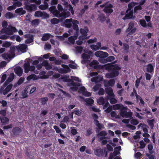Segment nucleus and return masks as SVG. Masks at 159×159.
<instances>
[{
	"label": "nucleus",
	"mask_w": 159,
	"mask_h": 159,
	"mask_svg": "<svg viewBox=\"0 0 159 159\" xmlns=\"http://www.w3.org/2000/svg\"><path fill=\"white\" fill-rule=\"evenodd\" d=\"M22 131L21 129L19 127H15L12 129V132L14 135L16 136L19 135Z\"/></svg>",
	"instance_id": "nucleus-16"
},
{
	"label": "nucleus",
	"mask_w": 159,
	"mask_h": 159,
	"mask_svg": "<svg viewBox=\"0 0 159 159\" xmlns=\"http://www.w3.org/2000/svg\"><path fill=\"white\" fill-rule=\"evenodd\" d=\"M39 22V20L38 19H35L32 20V24L34 25H38Z\"/></svg>",
	"instance_id": "nucleus-59"
},
{
	"label": "nucleus",
	"mask_w": 159,
	"mask_h": 159,
	"mask_svg": "<svg viewBox=\"0 0 159 159\" xmlns=\"http://www.w3.org/2000/svg\"><path fill=\"white\" fill-rule=\"evenodd\" d=\"M44 5L42 4L39 6V8L42 10H44L47 9L48 7V3L47 2H44Z\"/></svg>",
	"instance_id": "nucleus-29"
},
{
	"label": "nucleus",
	"mask_w": 159,
	"mask_h": 159,
	"mask_svg": "<svg viewBox=\"0 0 159 159\" xmlns=\"http://www.w3.org/2000/svg\"><path fill=\"white\" fill-rule=\"evenodd\" d=\"M113 7V5L108 3L103 11L106 14H111L113 11V10L112 9Z\"/></svg>",
	"instance_id": "nucleus-7"
},
{
	"label": "nucleus",
	"mask_w": 159,
	"mask_h": 159,
	"mask_svg": "<svg viewBox=\"0 0 159 159\" xmlns=\"http://www.w3.org/2000/svg\"><path fill=\"white\" fill-rule=\"evenodd\" d=\"M73 28L77 32L79 30L78 25L79 24V21L77 20H74L72 22Z\"/></svg>",
	"instance_id": "nucleus-18"
},
{
	"label": "nucleus",
	"mask_w": 159,
	"mask_h": 159,
	"mask_svg": "<svg viewBox=\"0 0 159 159\" xmlns=\"http://www.w3.org/2000/svg\"><path fill=\"white\" fill-rule=\"evenodd\" d=\"M16 49L14 46H12L10 48L9 52L11 53V55H15V52Z\"/></svg>",
	"instance_id": "nucleus-50"
},
{
	"label": "nucleus",
	"mask_w": 159,
	"mask_h": 159,
	"mask_svg": "<svg viewBox=\"0 0 159 159\" xmlns=\"http://www.w3.org/2000/svg\"><path fill=\"white\" fill-rule=\"evenodd\" d=\"M61 66L65 69V70H64V73H67L70 71V69L69 68V66L63 64H62Z\"/></svg>",
	"instance_id": "nucleus-36"
},
{
	"label": "nucleus",
	"mask_w": 159,
	"mask_h": 159,
	"mask_svg": "<svg viewBox=\"0 0 159 159\" xmlns=\"http://www.w3.org/2000/svg\"><path fill=\"white\" fill-rule=\"evenodd\" d=\"M123 45L124 47V50L127 53L128 52L129 48V45L127 43H124L123 44Z\"/></svg>",
	"instance_id": "nucleus-45"
},
{
	"label": "nucleus",
	"mask_w": 159,
	"mask_h": 159,
	"mask_svg": "<svg viewBox=\"0 0 159 159\" xmlns=\"http://www.w3.org/2000/svg\"><path fill=\"white\" fill-rule=\"evenodd\" d=\"M139 143L140 145V148H143L145 147L146 144L144 143L143 140L140 141Z\"/></svg>",
	"instance_id": "nucleus-62"
},
{
	"label": "nucleus",
	"mask_w": 159,
	"mask_h": 159,
	"mask_svg": "<svg viewBox=\"0 0 159 159\" xmlns=\"http://www.w3.org/2000/svg\"><path fill=\"white\" fill-rule=\"evenodd\" d=\"M25 38H28L25 41V43L29 44L34 41V37L32 35L30 34H26L24 36Z\"/></svg>",
	"instance_id": "nucleus-10"
},
{
	"label": "nucleus",
	"mask_w": 159,
	"mask_h": 159,
	"mask_svg": "<svg viewBox=\"0 0 159 159\" xmlns=\"http://www.w3.org/2000/svg\"><path fill=\"white\" fill-rule=\"evenodd\" d=\"M101 84H96L95 86L93 87V89L94 91H96L98 90L101 87Z\"/></svg>",
	"instance_id": "nucleus-55"
},
{
	"label": "nucleus",
	"mask_w": 159,
	"mask_h": 159,
	"mask_svg": "<svg viewBox=\"0 0 159 159\" xmlns=\"http://www.w3.org/2000/svg\"><path fill=\"white\" fill-rule=\"evenodd\" d=\"M2 56L3 59L5 60H7L8 58H10L11 57V54L6 52L2 54Z\"/></svg>",
	"instance_id": "nucleus-30"
},
{
	"label": "nucleus",
	"mask_w": 159,
	"mask_h": 159,
	"mask_svg": "<svg viewBox=\"0 0 159 159\" xmlns=\"http://www.w3.org/2000/svg\"><path fill=\"white\" fill-rule=\"evenodd\" d=\"M97 102L99 105H103L105 103V100L104 98L102 97L100 98L97 100Z\"/></svg>",
	"instance_id": "nucleus-41"
},
{
	"label": "nucleus",
	"mask_w": 159,
	"mask_h": 159,
	"mask_svg": "<svg viewBox=\"0 0 159 159\" xmlns=\"http://www.w3.org/2000/svg\"><path fill=\"white\" fill-rule=\"evenodd\" d=\"M105 91L106 93L108 94L107 96L110 97V98L114 97L115 95L113 92V90L111 87L106 88Z\"/></svg>",
	"instance_id": "nucleus-11"
},
{
	"label": "nucleus",
	"mask_w": 159,
	"mask_h": 159,
	"mask_svg": "<svg viewBox=\"0 0 159 159\" xmlns=\"http://www.w3.org/2000/svg\"><path fill=\"white\" fill-rule=\"evenodd\" d=\"M159 102V97L156 96L155 97V99L154 101L153 104L154 106H157L158 103Z\"/></svg>",
	"instance_id": "nucleus-54"
},
{
	"label": "nucleus",
	"mask_w": 159,
	"mask_h": 159,
	"mask_svg": "<svg viewBox=\"0 0 159 159\" xmlns=\"http://www.w3.org/2000/svg\"><path fill=\"white\" fill-rule=\"evenodd\" d=\"M128 109L127 107H123L122 110H120V115L123 117L126 118L132 117L133 113L131 111L127 112L126 111Z\"/></svg>",
	"instance_id": "nucleus-4"
},
{
	"label": "nucleus",
	"mask_w": 159,
	"mask_h": 159,
	"mask_svg": "<svg viewBox=\"0 0 159 159\" xmlns=\"http://www.w3.org/2000/svg\"><path fill=\"white\" fill-rule=\"evenodd\" d=\"M137 24L134 21H131L129 23L128 27L125 30V32L128 33V35H132L135 33L136 28L134 25Z\"/></svg>",
	"instance_id": "nucleus-3"
},
{
	"label": "nucleus",
	"mask_w": 159,
	"mask_h": 159,
	"mask_svg": "<svg viewBox=\"0 0 159 159\" xmlns=\"http://www.w3.org/2000/svg\"><path fill=\"white\" fill-rule=\"evenodd\" d=\"M78 85H72V86H74L72 87H70V89L73 91H76L78 90L79 88L78 87L80 86V84L79 83Z\"/></svg>",
	"instance_id": "nucleus-52"
},
{
	"label": "nucleus",
	"mask_w": 159,
	"mask_h": 159,
	"mask_svg": "<svg viewBox=\"0 0 159 159\" xmlns=\"http://www.w3.org/2000/svg\"><path fill=\"white\" fill-rule=\"evenodd\" d=\"M142 9V7L140 6L139 5L137 6H136L134 7V13L136 12L138 10H141Z\"/></svg>",
	"instance_id": "nucleus-61"
},
{
	"label": "nucleus",
	"mask_w": 159,
	"mask_h": 159,
	"mask_svg": "<svg viewBox=\"0 0 159 159\" xmlns=\"http://www.w3.org/2000/svg\"><path fill=\"white\" fill-rule=\"evenodd\" d=\"M15 12L20 16L23 15L26 13V11L25 10H23L22 7H20L16 9L15 10Z\"/></svg>",
	"instance_id": "nucleus-20"
},
{
	"label": "nucleus",
	"mask_w": 159,
	"mask_h": 159,
	"mask_svg": "<svg viewBox=\"0 0 159 159\" xmlns=\"http://www.w3.org/2000/svg\"><path fill=\"white\" fill-rule=\"evenodd\" d=\"M98 19L101 22H103L106 19V17L103 14H101L98 16Z\"/></svg>",
	"instance_id": "nucleus-40"
},
{
	"label": "nucleus",
	"mask_w": 159,
	"mask_h": 159,
	"mask_svg": "<svg viewBox=\"0 0 159 159\" xmlns=\"http://www.w3.org/2000/svg\"><path fill=\"white\" fill-rule=\"evenodd\" d=\"M13 85L12 84H10L7 85L5 89L3 85L0 88V94H3L4 95L6 94L12 89Z\"/></svg>",
	"instance_id": "nucleus-5"
},
{
	"label": "nucleus",
	"mask_w": 159,
	"mask_h": 159,
	"mask_svg": "<svg viewBox=\"0 0 159 159\" xmlns=\"http://www.w3.org/2000/svg\"><path fill=\"white\" fill-rule=\"evenodd\" d=\"M115 59V57L114 56H109L106 59H104V61L103 63H106L107 62H111L114 61Z\"/></svg>",
	"instance_id": "nucleus-31"
},
{
	"label": "nucleus",
	"mask_w": 159,
	"mask_h": 159,
	"mask_svg": "<svg viewBox=\"0 0 159 159\" xmlns=\"http://www.w3.org/2000/svg\"><path fill=\"white\" fill-rule=\"evenodd\" d=\"M54 129L56 130V133H59L61 132V129L59 128V127L56 125L54 126Z\"/></svg>",
	"instance_id": "nucleus-63"
},
{
	"label": "nucleus",
	"mask_w": 159,
	"mask_h": 159,
	"mask_svg": "<svg viewBox=\"0 0 159 159\" xmlns=\"http://www.w3.org/2000/svg\"><path fill=\"white\" fill-rule=\"evenodd\" d=\"M85 102H86V105H89L93 104L94 102V100L91 98H89L86 99Z\"/></svg>",
	"instance_id": "nucleus-34"
},
{
	"label": "nucleus",
	"mask_w": 159,
	"mask_h": 159,
	"mask_svg": "<svg viewBox=\"0 0 159 159\" xmlns=\"http://www.w3.org/2000/svg\"><path fill=\"white\" fill-rule=\"evenodd\" d=\"M130 123L132 125H137L139 124V122L136 119H133L131 120Z\"/></svg>",
	"instance_id": "nucleus-57"
},
{
	"label": "nucleus",
	"mask_w": 159,
	"mask_h": 159,
	"mask_svg": "<svg viewBox=\"0 0 159 159\" xmlns=\"http://www.w3.org/2000/svg\"><path fill=\"white\" fill-rule=\"evenodd\" d=\"M146 70L147 72L151 73L154 71V67L151 64H149L147 65Z\"/></svg>",
	"instance_id": "nucleus-21"
},
{
	"label": "nucleus",
	"mask_w": 159,
	"mask_h": 159,
	"mask_svg": "<svg viewBox=\"0 0 159 159\" xmlns=\"http://www.w3.org/2000/svg\"><path fill=\"white\" fill-rule=\"evenodd\" d=\"M147 121L151 129H153L154 126V123L155 122L154 119H152L151 120H148Z\"/></svg>",
	"instance_id": "nucleus-26"
},
{
	"label": "nucleus",
	"mask_w": 159,
	"mask_h": 159,
	"mask_svg": "<svg viewBox=\"0 0 159 159\" xmlns=\"http://www.w3.org/2000/svg\"><path fill=\"white\" fill-rule=\"evenodd\" d=\"M28 89L27 88H25L22 92V95L23 96V98H25L28 97L27 94L28 92Z\"/></svg>",
	"instance_id": "nucleus-32"
},
{
	"label": "nucleus",
	"mask_w": 159,
	"mask_h": 159,
	"mask_svg": "<svg viewBox=\"0 0 159 159\" xmlns=\"http://www.w3.org/2000/svg\"><path fill=\"white\" fill-rule=\"evenodd\" d=\"M137 4V3L133 2H131L129 3L128 5V7L129 8L131 9L132 8L134 7Z\"/></svg>",
	"instance_id": "nucleus-48"
},
{
	"label": "nucleus",
	"mask_w": 159,
	"mask_h": 159,
	"mask_svg": "<svg viewBox=\"0 0 159 159\" xmlns=\"http://www.w3.org/2000/svg\"><path fill=\"white\" fill-rule=\"evenodd\" d=\"M48 100V98L47 97L41 98L40 99L41 103L42 105H44L47 103Z\"/></svg>",
	"instance_id": "nucleus-33"
},
{
	"label": "nucleus",
	"mask_w": 159,
	"mask_h": 159,
	"mask_svg": "<svg viewBox=\"0 0 159 159\" xmlns=\"http://www.w3.org/2000/svg\"><path fill=\"white\" fill-rule=\"evenodd\" d=\"M115 84V80L114 79H111L109 81L106 83H105L104 85L105 87L107 86H113Z\"/></svg>",
	"instance_id": "nucleus-23"
},
{
	"label": "nucleus",
	"mask_w": 159,
	"mask_h": 159,
	"mask_svg": "<svg viewBox=\"0 0 159 159\" xmlns=\"http://www.w3.org/2000/svg\"><path fill=\"white\" fill-rule=\"evenodd\" d=\"M24 77H21L17 81V84L20 85L22 84L24 81Z\"/></svg>",
	"instance_id": "nucleus-60"
},
{
	"label": "nucleus",
	"mask_w": 159,
	"mask_h": 159,
	"mask_svg": "<svg viewBox=\"0 0 159 159\" xmlns=\"http://www.w3.org/2000/svg\"><path fill=\"white\" fill-rule=\"evenodd\" d=\"M60 21L59 19L56 18H53L51 20V23L54 25L57 24Z\"/></svg>",
	"instance_id": "nucleus-44"
},
{
	"label": "nucleus",
	"mask_w": 159,
	"mask_h": 159,
	"mask_svg": "<svg viewBox=\"0 0 159 159\" xmlns=\"http://www.w3.org/2000/svg\"><path fill=\"white\" fill-rule=\"evenodd\" d=\"M107 134V133L105 131L103 130L100 132L98 134H97V136H105Z\"/></svg>",
	"instance_id": "nucleus-53"
},
{
	"label": "nucleus",
	"mask_w": 159,
	"mask_h": 159,
	"mask_svg": "<svg viewBox=\"0 0 159 159\" xmlns=\"http://www.w3.org/2000/svg\"><path fill=\"white\" fill-rule=\"evenodd\" d=\"M14 71L16 74L18 76H20L22 75L23 70L19 66L15 68Z\"/></svg>",
	"instance_id": "nucleus-12"
},
{
	"label": "nucleus",
	"mask_w": 159,
	"mask_h": 159,
	"mask_svg": "<svg viewBox=\"0 0 159 159\" xmlns=\"http://www.w3.org/2000/svg\"><path fill=\"white\" fill-rule=\"evenodd\" d=\"M30 63L29 62H27L24 64L23 67L24 69V71L25 73H27L30 71Z\"/></svg>",
	"instance_id": "nucleus-22"
},
{
	"label": "nucleus",
	"mask_w": 159,
	"mask_h": 159,
	"mask_svg": "<svg viewBox=\"0 0 159 159\" xmlns=\"http://www.w3.org/2000/svg\"><path fill=\"white\" fill-rule=\"evenodd\" d=\"M49 10L54 16L58 18L62 17L66 18L69 17L70 15V12L69 11H66L67 9L65 8L64 9L63 11L61 13L57 9L55 6L50 7L49 8Z\"/></svg>",
	"instance_id": "nucleus-2"
},
{
	"label": "nucleus",
	"mask_w": 159,
	"mask_h": 159,
	"mask_svg": "<svg viewBox=\"0 0 159 159\" xmlns=\"http://www.w3.org/2000/svg\"><path fill=\"white\" fill-rule=\"evenodd\" d=\"M96 57L101 58H105L108 56V54L106 52L99 51L95 52L94 54Z\"/></svg>",
	"instance_id": "nucleus-8"
},
{
	"label": "nucleus",
	"mask_w": 159,
	"mask_h": 159,
	"mask_svg": "<svg viewBox=\"0 0 159 159\" xmlns=\"http://www.w3.org/2000/svg\"><path fill=\"white\" fill-rule=\"evenodd\" d=\"M82 57L83 59L86 61L88 60L90 57L89 55L84 53L82 54Z\"/></svg>",
	"instance_id": "nucleus-49"
},
{
	"label": "nucleus",
	"mask_w": 159,
	"mask_h": 159,
	"mask_svg": "<svg viewBox=\"0 0 159 159\" xmlns=\"http://www.w3.org/2000/svg\"><path fill=\"white\" fill-rule=\"evenodd\" d=\"M36 76L34 74H32L27 77V80L28 81H30L32 79L34 80H35Z\"/></svg>",
	"instance_id": "nucleus-35"
},
{
	"label": "nucleus",
	"mask_w": 159,
	"mask_h": 159,
	"mask_svg": "<svg viewBox=\"0 0 159 159\" xmlns=\"http://www.w3.org/2000/svg\"><path fill=\"white\" fill-rule=\"evenodd\" d=\"M0 120L3 125H5L8 123L9 119L7 117H4L2 118H1Z\"/></svg>",
	"instance_id": "nucleus-27"
},
{
	"label": "nucleus",
	"mask_w": 159,
	"mask_h": 159,
	"mask_svg": "<svg viewBox=\"0 0 159 159\" xmlns=\"http://www.w3.org/2000/svg\"><path fill=\"white\" fill-rule=\"evenodd\" d=\"M73 19L72 18L67 19L65 20V25L66 27L67 28H70L72 26V23Z\"/></svg>",
	"instance_id": "nucleus-14"
},
{
	"label": "nucleus",
	"mask_w": 159,
	"mask_h": 159,
	"mask_svg": "<svg viewBox=\"0 0 159 159\" xmlns=\"http://www.w3.org/2000/svg\"><path fill=\"white\" fill-rule=\"evenodd\" d=\"M25 8L27 11L28 12H32L33 11H35L37 10V7L34 4H30L28 2L25 4Z\"/></svg>",
	"instance_id": "nucleus-6"
},
{
	"label": "nucleus",
	"mask_w": 159,
	"mask_h": 159,
	"mask_svg": "<svg viewBox=\"0 0 159 159\" xmlns=\"http://www.w3.org/2000/svg\"><path fill=\"white\" fill-rule=\"evenodd\" d=\"M139 22L141 25L143 27H145L147 26V23L144 20L141 19L140 20Z\"/></svg>",
	"instance_id": "nucleus-46"
},
{
	"label": "nucleus",
	"mask_w": 159,
	"mask_h": 159,
	"mask_svg": "<svg viewBox=\"0 0 159 159\" xmlns=\"http://www.w3.org/2000/svg\"><path fill=\"white\" fill-rule=\"evenodd\" d=\"M4 16L7 19H10L14 17L13 14L11 12H7L5 14Z\"/></svg>",
	"instance_id": "nucleus-28"
},
{
	"label": "nucleus",
	"mask_w": 159,
	"mask_h": 159,
	"mask_svg": "<svg viewBox=\"0 0 159 159\" xmlns=\"http://www.w3.org/2000/svg\"><path fill=\"white\" fill-rule=\"evenodd\" d=\"M42 12L40 11H36L34 13V16L36 17H42Z\"/></svg>",
	"instance_id": "nucleus-43"
},
{
	"label": "nucleus",
	"mask_w": 159,
	"mask_h": 159,
	"mask_svg": "<svg viewBox=\"0 0 159 159\" xmlns=\"http://www.w3.org/2000/svg\"><path fill=\"white\" fill-rule=\"evenodd\" d=\"M11 45V43L8 41H5L3 43L2 46L3 47L7 48L10 47Z\"/></svg>",
	"instance_id": "nucleus-42"
},
{
	"label": "nucleus",
	"mask_w": 159,
	"mask_h": 159,
	"mask_svg": "<svg viewBox=\"0 0 159 159\" xmlns=\"http://www.w3.org/2000/svg\"><path fill=\"white\" fill-rule=\"evenodd\" d=\"M103 78L101 75H99L98 76H96L92 78L91 79V81L92 82H95L98 83L102 80Z\"/></svg>",
	"instance_id": "nucleus-13"
},
{
	"label": "nucleus",
	"mask_w": 159,
	"mask_h": 159,
	"mask_svg": "<svg viewBox=\"0 0 159 159\" xmlns=\"http://www.w3.org/2000/svg\"><path fill=\"white\" fill-rule=\"evenodd\" d=\"M111 116L112 117H115L116 118H119V116H117L115 111H112L111 113Z\"/></svg>",
	"instance_id": "nucleus-58"
},
{
	"label": "nucleus",
	"mask_w": 159,
	"mask_h": 159,
	"mask_svg": "<svg viewBox=\"0 0 159 159\" xmlns=\"http://www.w3.org/2000/svg\"><path fill=\"white\" fill-rule=\"evenodd\" d=\"M105 69L110 73H107L106 76L108 78H112L118 76L119 74V71L121 69L120 67L116 64L112 65L108 64L105 66Z\"/></svg>",
	"instance_id": "nucleus-1"
},
{
	"label": "nucleus",
	"mask_w": 159,
	"mask_h": 159,
	"mask_svg": "<svg viewBox=\"0 0 159 159\" xmlns=\"http://www.w3.org/2000/svg\"><path fill=\"white\" fill-rule=\"evenodd\" d=\"M142 79V76H141L139 78L137 79L135 81V86L138 88L139 86V84L140 80Z\"/></svg>",
	"instance_id": "nucleus-51"
},
{
	"label": "nucleus",
	"mask_w": 159,
	"mask_h": 159,
	"mask_svg": "<svg viewBox=\"0 0 159 159\" xmlns=\"http://www.w3.org/2000/svg\"><path fill=\"white\" fill-rule=\"evenodd\" d=\"M7 31L8 32V35H11L13 33L17 32V30L16 27L13 26H11L10 28H7Z\"/></svg>",
	"instance_id": "nucleus-15"
},
{
	"label": "nucleus",
	"mask_w": 159,
	"mask_h": 159,
	"mask_svg": "<svg viewBox=\"0 0 159 159\" xmlns=\"http://www.w3.org/2000/svg\"><path fill=\"white\" fill-rule=\"evenodd\" d=\"M107 99H110V102L111 104H115L117 102V100L114 97L110 98L108 96H107Z\"/></svg>",
	"instance_id": "nucleus-37"
},
{
	"label": "nucleus",
	"mask_w": 159,
	"mask_h": 159,
	"mask_svg": "<svg viewBox=\"0 0 159 159\" xmlns=\"http://www.w3.org/2000/svg\"><path fill=\"white\" fill-rule=\"evenodd\" d=\"M113 107L114 110L120 109V110H122L123 107H125L123 105H120L118 104L113 105Z\"/></svg>",
	"instance_id": "nucleus-24"
},
{
	"label": "nucleus",
	"mask_w": 159,
	"mask_h": 159,
	"mask_svg": "<svg viewBox=\"0 0 159 159\" xmlns=\"http://www.w3.org/2000/svg\"><path fill=\"white\" fill-rule=\"evenodd\" d=\"M51 36L52 35L50 34H44L42 38V40L44 41H47L49 39Z\"/></svg>",
	"instance_id": "nucleus-25"
},
{
	"label": "nucleus",
	"mask_w": 159,
	"mask_h": 159,
	"mask_svg": "<svg viewBox=\"0 0 159 159\" xmlns=\"http://www.w3.org/2000/svg\"><path fill=\"white\" fill-rule=\"evenodd\" d=\"M99 64L98 62V61L96 60H93L90 64V66L92 67L93 65H98Z\"/></svg>",
	"instance_id": "nucleus-56"
},
{
	"label": "nucleus",
	"mask_w": 159,
	"mask_h": 159,
	"mask_svg": "<svg viewBox=\"0 0 159 159\" xmlns=\"http://www.w3.org/2000/svg\"><path fill=\"white\" fill-rule=\"evenodd\" d=\"M67 82L70 83V85H78L79 84V83L77 82H75L73 79H68L67 80Z\"/></svg>",
	"instance_id": "nucleus-38"
},
{
	"label": "nucleus",
	"mask_w": 159,
	"mask_h": 159,
	"mask_svg": "<svg viewBox=\"0 0 159 159\" xmlns=\"http://www.w3.org/2000/svg\"><path fill=\"white\" fill-rule=\"evenodd\" d=\"M61 1L63 2V5L65 6L66 8H68L69 7V11H70L71 13L73 15L74 13V11L72 6L70 4H69L68 2L66 1V0H61Z\"/></svg>",
	"instance_id": "nucleus-9"
},
{
	"label": "nucleus",
	"mask_w": 159,
	"mask_h": 159,
	"mask_svg": "<svg viewBox=\"0 0 159 159\" xmlns=\"http://www.w3.org/2000/svg\"><path fill=\"white\" fill-rule=\"evenodd\" d=\"M7 77L6 74H5L3 75L1 77V79L0 81V83H3Z\"/></svg>",
	"instance_id": "nucleus-64"
},
{
	"label": "nucleus",
	"mask_w": 159,
	"mask_h": 159,
	"mask_svg": "<svg viewBox=\"0 0 159 159\" xmlns=\"http://www.w3.org/2000/svg\"><path fill=\"white\" fill-rule=\"evenodd\" d=\"M133 15V11H129V12H126L125 17L127 19H130L131 18Z\"/></svg>",
	"instance_id": "nucleus-39"
},
{
	"label": "nucleus",
	"mask_w": 159,
	"mask_h": 159,
	"mask_svg": "<svg viewBox=\"0 0 159 159\" xmlns=\"http://www.w3.org/2000/svg\"><path fill=\"white\" fill-rule=\"evenodd\" d=\"M27 48V46L25 44H21L19 47V49L21 51L24 50Z\"/></svg>",
	"instance_id": "nucleus-47"
},
{
	"label": "nucleus",
	"mask_w": 159,
	"mask_h": 159,
	"mask_svg": "<svg viewBox=\"0 0 159 159\" xmlns=\"http://www.w3.org/2000/svg\"><path fill=\"white\" fill-rule=\"evenodd\" d=\"M80 31L82 35L84 37H86L87 35V33L89 32V29L87 27L85 26L84 29L81 28L80 29Z\"/></svg>",
	"instance_id": "nucleus-17"
},
{
	"label": "nucleus",
	"mask_w": 159,
	"mask_h": 159,
	"mask_svg": "<svg viewBox=\"0 0 159 159\" xmlns=\"http://www.w3.org/2000/svg\"><path fill=\"white\" fill-rule=\"evenodd\" d=\"M95 154L97 156L100 157L103 156V150L101 148L96 149L94 151Z\"/></svg>",
	"instance_id": "nucleus-19"
}]
</instances>
